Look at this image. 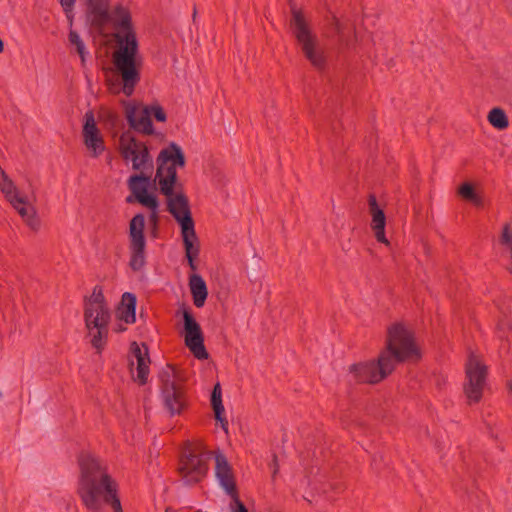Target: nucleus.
Listing matches in <instances>:
<instances>
[{"label":"nucleus","instance_id":"nucleus-1","mask_svg":"<svg viewBox=\"0 0 512 512\" xmlns=\"http://www.w3.org/2000/svg\"><path fill=\"white\" fill-rule=\"evenodd\" d=\"M185 164L181 148L175 143L163 148L157 157V171L155 182L160 191L167 198L168 211L172 214L181 228V235L185 247L186 257L191 269L195 270L194 258L198 255V247L195 246L196 233L191 216L187 197L177 191V169Z\"/></svg>","mask_w":512,"mask_h":512},{"label":"nucleus","instance_id":"nucleus-2","mask_svg":"<svg viewBox=\"0 0 512 512\" xmlns=\"http://www.w3.org/2000/svg\"><path fill=\"white\" fill-rule=\"evenodd\" d=\"M77 462V491L86 508L98 512L109 504L114 512H123L117 496L118 484L109 472L107 460L92 450H81Z\"/></svg>","mask_w":512,"mask_h":512},{"label":"nucleus","instance_id":"nucleus-3","mask_svg":"<svg viewBox=\"0 0 512 512\" xmlns=\"http://www.w3.org/2000/svg\"><path fill=\"white\" fill-rule=\"evenodd\" d=\"M110 23L117 29V48L113 54V64L119 82L111 84V92L123 93L129 97L134 93L136 85L140 81V69L142 57L138 51V43L134 32L131 30V15L129 10L117 5L110 13Z\"/></svg>","mask_w":512,"mask_h":512},{"label":"nucleus","instance_id":"nucleus-4","mask_svg":"<svg viewBox=\"0 0 512 512\" xmlns=\"http://www.w3.org/2000/svg\"><path fill=\"white\" fill-rule=\"evenodd\" d=\"M420 356L413 333L402 323H395L388 330L386 349L378 360L351 366L349 376L356 382L376 383L390 374L396 363L417 360Z\"/></svg>","mask_w":512,"mask_h":512},{"label":"nucleus","instance_id":"nucleus-5","mask_svg":"<svg viewBox=\"0 0 512 512\" xmlns=\"http://www.w3.org/2000/svg\"><path fill=\"white\" fill-rule=\"evenodd\" d=\"M110 317L102 289L95 287L85 302L84 321L91 344L97 350L106 342Z\"/></svg>","mask_w":512,"mask_h":512},{"label":"nucleus","instance_id":"nucleus-6","mask_svg":"<svg viewBox=\"0 0 512 512\" xmlns=\"http://www.w3.org/2000/svg\"><path fill=\"white\" fill-rule=\"evenodd\" d=\"M291 27L306 58L313 66L322 68L326 61L325 51L303 15L296 9L292 10Z\"/></svg>","mask_w":512,"mask_h":512},{"label":"nucleus","instance_id":"nucleus-7","mask_svg":"<svg viewBox=\"0 0 512 512\" xmlns=\"http://www.w3.org/2000/svg\"><path fill=\"white\" fill-rule=\"evenodd\" d=\"M127 186L131 192L126 198L128 203L134 201L149 211L148 220L154 226L159 221V200L152 188L151 177L143 173L131 175L127 180Z\"/></svg>","mask_w":512,"mask_h":512},{"label":"nucleus","instance_id":"nucleus-8","mask_svg":"<svg viewBox=\"0 0 512 512\" xmlns=\"http://www.w3.org/2000/svg\"><path fill=\"white\" fill-rule=\"evenodd\" d=\"M119 152L126 165L140 173L153 168V158L148 147L131 132H124L119 138Z\"/></svg>","mask_w":512,"mask_h":512},{"label":"nucleus","instance_id":"nucleus-9","mask_svg":"<svg viewBox=\"0 0 512 512\" xmlns=\"http://www.w3.org/2000/svg\"><path fill=\"white\" fill-rule=\"evenodd\" d=\"M0 190L19 213L25 223L33 230L40 227V220L35 207L28 201L27 197L22 196L13 181L8 177L4 170L0 167Z\"/></svg>","mask_w":512,"mask_h":512},{"label":"nucleus","instance_id":"nucleus-10","mask_svg":"<svg viewBox=\"0 0 512 512\" xmlns=\"http://www.w3.org/2000/svg\"><path fill=\"white\" fill-rule=\"evenodd\" d=\"M332 25L340 50H356L358 47L359 50L357 53L371 57L369 47L370 44L375 45V40L370 33L364 36H360L354 32V28L351 24L336 18H334Z\"/></svg>","mask_w":512,"mask_h":512},{"label":"nucleus","instance_id":"nucleus-11","mask_svg":"<svg viewBox=\"0 0 512 512\" xmlns=\"http://www.w3.org/2000/svg\"><path fill=\"white\" fill-rule=\"evenodd\" d=\"M145 223V216L142 213L136 214L129 223L130 267L135 271L142 269L146 262Z\"/></svg>","mask_w":512,"mask_h":512},{"label":"nucleus","instance_id":"nucleus-12","mask_svg":"<svg viewBox=\"0 0 512 512\" xmlns=\"http://www.w3.org/2000/svg\"><path fill=\"white\" fill-rule=\"evenodd\" d=\"M466 378L465 394L470 402H478L482 397L486 382V366L474 353L469 355L466 363Z\"/></svg>","mask_w":512,"mask_h":512},{"label":"nucleus","instance_id":"nucleus-13","mask_svg":"<svg viewBox=\"0 0 512 512\" xmlns=\"http://www.w3.org/2000/svg\"><path fill=\"white\" fill-rule=\"evenodd\" d=\"M197 450H184L179 462V471L183 481L192 485L203 479L207 472L206 455Z\"/></svg>","mask_w":512,"mask_h":512},{"label":"nucleus","instance_id":"nucleus-14","mask_svg":"<svg viewBox=\"0 0 512 512\" xmlns=\"http://www.w3.org/2000/svg\"><path fill=\"white\" fill-rule=\"evenodd\" d=\"M82 140L88 155L92 158H98L106 151L104 135L98 127L94 114L88 111L84 115L82 127Z\"/></svg>","mask_w":512,"mask_h":512},{"label":"nucleus","instance_id":"nucleus-15","mask_svg":"<svg viewBox=\"0 0 512 512\" xmlns=\"http://www.w3.org/2000/svg\"><path fill=\"white\" fill-rule=\"evenodd\" d=\"M163 382L162 396L166 408L172 415L179 414L184 408V396L180 386L177 383L176 371L172 367H167L161 374Z\"/></svg>","mask_w":512,"mask_h":512},{"label":"nucleus","instance_id":"nucleus-16","mask_svg":"<svg viewBox=\"0 0 512 512\" xmlns=\"http://www.w3.org/2000/svg\"><path fill=\"white\" fill-rule=\"evenodd\" d=\"M183 322L185 345L198 360L207 359L208 353L204 346L200 325L186 309L183 310Z\"/></svg>","mask_w":512,"mask_h":512},{"label":"nucleus","instance_id":"nucleus-17","mask_svg":"<svg viewBox=\"0 0 512 512\" xmlns=\"http://www.w3.org/2000/svg\"><path fill=\"white\" fill-rule=\"evenodd\" d=\"M214 473L219 486L227 496H235L237 491L236 475L231 461L221 450L212 453Z\"/></svg>","mask_w":512,"mask_h":512},{"label":"nucleus","instance_id":"nucleus-18","mask_svg":"<svg viewBox=\"0 0 512 512\" xmlns=\"http://www.w3.org/2000/svg\"><path fill=\"white\" fill-rule=\"evenodd\" d=\"M129 362L134 381L141 385L145 384L150 372V357L147 346L133 342L130 346Z\"/></svg>","mask_w":512,"mask_h":512},{"label":"nucleus","instance_id":"nucleus-19","mask_svg":"<svg viewBox=\"0 0 512 512\" xmlns=\"http://www.w3.org/2000/svg\"><path fill=\"white\" fill-rule=\"evenodd\" d=\"M125 115L129 125L136 131L144 134L154 132L151 118L145 107L140 109L134 102L125 103Z\"/></svg>","mask_w":512,"mask_h":512},{"label":"nucleus","instance_id":"nucleus-20","mask_svg":"<svg viewBox=\"0 0 512 512\" xmlns=\"http://www.w3.org/2000/svg\"><path fill=\"white\" fill-rule=\"evenodd\" d=\"M312 491L324 495L327 500H334L335 496L344 490V484L339 479H331L326 475L319 474L308 480Z\"/></svg>","mask_w":512,"mask_h":512},{"label":"nucleus","instance_id":"nucleus-21","mask_svg":"<svg viewBox=\"0 0 512 512\" xmlns=\"http://www.w3.org/2000/svg\"><path fill=\"white\" fill-rule=\"evenodd\" d=\"M136 302V296L134 294L125 292L122 295L121 302L116 310V317L119 321V323H117L115 327L116 331H125V325L132 324L135 322Z\"/></svg>","mask_w":512,"mask_h":512},{"label":"nucleus","instance_id":"nucleus-22","mask_svg":"<svg viewBox=\"0 0 512 512\" xmlns=\"http://www.w3.org/2000/svg\"><path fill=\"white\" fill-rule=\"evenodd\" d=\"M369 212L372 218L371 228L374 231L377 241L389 245V241L385 236L386 217L374 196L369 197Z\"/></svg>","mask_w":512,"mask_h":512},{"label":"nucleus","instance_id":"nucleus-23","mask_svg":"<svg viewBox=\"0 0 512 512\" xmlns=\"http://www.w3.org/2000/svg\"><path fill=\"white\" fill-rule=\"evenodd\" d=\"M109 0H88V19L92 25L102 28L110 23Z\"/></svg>","mask_w":512,"mask_h":512},{"label":"nucleus","instance_id":"nucleus-24","mask_svg":"<svg viewBox=\"0 0 512 512\" xmlns=\"http://www.w3.org/2000/svg\"><path fill=\"white\" fill-rule=\"evenodd\" d=\"M211 406L213 408L215 419L220 424L223 432L226 434L228 429V421L224 417V406L222 403V389L219 383H217L211 394Z\"/></svg>","mask_w":512,"mask_h":512},{"label":"nucleus","instance_id":"nucleus-25","mask_svg":"<svg viewBox=\"0 0 512 512\" xmlns=\"http://www.w3.org/2000/svg\"><path fill=\"white\" fill-rule=\"evenodd\" d=\"M68 45L72 52L79 55L81 64L85 67L87 62L90 60L91 55L81 36L73 29H70L68 34Z\"/></svg>","mask_w":512,"mask_h":512},{"label":"nucleus","instance_id":"nucleus-26","mask_svg":"<svg viewBox=\"0 0 512 512\" xmlns=\"http://www.w3.org/2000/svg\"><path fill=\"white\" fill-rule=\"evenodd\" d=\"M189 286L194 305L198 308L202 307L207 298V287L204 280L199 275H192L190 277Z\"/></svg>","mask_w":512,"mask_h":512},{"label":"nucleus","instance_id":"nucleus-27","mask_svg":"<svg viewBox=\"0 0 512 512\" xmlns=\"http://www.w3.org/2000/svg\"><path fill=\"white\" fill-rule=\"evenodd\" d=\"M458 194L466 201L472 203L476 207L483 206V199L481 195L476 191L475 187L465 182L458 188Z\"/></svg>","mask_w":512,"mask_h":512},{"label":"nucleus","instance_id":"nucleus-28","mask_svg":"<svg viewBox=\"0 0 512 512\" xmlns=\"http://www.w3.org/2000/svg\"><path fill=\"white\" fill-rule=\"evenodd\" d=\"M488 122L498 130H504L509 126V120L505 111L499 107L492 108L487 115Z\"/></svg>","mask_w":512,"mask_h":512},{"label":"nucleus","instance_id":"nucleus-29","mask_svg":"<svg viewBox=\"0 0 512 512\" xmlns=\"http://www.w3.org/2000/svg\"><path fill=\"white\" fill-rule=\"evenodd\" d=\"M500 309V316L497 323V333L499 337L510 339V334L512 335V328L510 325V321L508 319L507 311L503 308Z\"/></svg>","mask_w":512,"mask_h":512},{"label":"nucleus","instance_id":"nucleus-30","mask_svg":"<svg viewBox=\"0 0 512 512\" xmlns=\"http://www.w3.org/2000/svg\"><path fill=\"white\" fill-rule=\"evenodd\" d=\"M500 244L510 259V269L512 272V231L508 225H505L502 230Z\"/></svg>","mask_w":512,"mask_h":512},{"label":"nucleus","instance_id":"nucleus-31","mask_svg":"<svg viewBox=\"0 0 512 512\" xmlns=\"http://www.w3.org/2000/svg\"><path fill=\"white\" fill-rule=\"evenodd\" d=\"M145 109L147 110V113L149 114L150 118L153 117L159 122H164L166 120V114L160 105H158V104L148 105V106H145Z\"/></svg>","mask_w":512,"mask_h":512},{"label":"nucleus","instance_id":"nucleus-32","mask_svg":"<svg viewBox=\"0 0 512 512\" xmlns=\"http://www.w3.org/2000/svg\"><path fill=\"white\" fill-rule=\"evenodd\" d=\"M231 498V503L229 505L231 512H248L247 508L240 501L238 492L235 493V496H229Z\"/></svg>","mask_w":512,"mask_h":512},{"label":"nucleus","instance_id":"nucleus-33","mask_svg":"<svg viewBox=\"0 0 512 512\" xmlns=\"http://www.w3.org/2000/svg\"><path fill=\"white\" fill-rule=\"evenodd\" d=\"M75 1L76 0H59V3L61 4V6L64 9V11L67 14H69L73 10Z\"/></svg>","mask_w":512,"mask_h":512},{"label":"nucleus","instance_id":"nucleus-34","mask_svg":"<svg viewBox=\"0 0 512 512\" xmlns=\"http://www.w3.org/2000/svg\"><path fill=\"white\" fill-rule=\"evenodd\" d=\"M271 467L273 469V475H275L279 470L278 458L276 455H273Z\"/></svg>","mask_w":512,"mask_h":512},{"label":"nucleus","instance_id":"nucleus-35","mask_svg":"<svg viewBox=\"0 0 512 512\" xmlns=\"http://www.w3.org/2000/svg\"><path fill=\"white\" fill-rule=\"evenodd\" d=\"M507 388L509 395L512 397V381L508 382Z\"/></svg>","mask_w":512,"mask_h":512},{"label":"nucleus","instance_id":"nucleus-36","mask_svg":"<svg viewBox=\"0 0 512 512\" xmlns=\"http://www.w3.org/2000/svg\"><path fill=\"white\" fill-rule=\"evenodd\" d=\"M3 47H4L3 41L0 39V53L3 51Z\"/></svg>","mask_w":512,"mask_h":512},{"label":"nucleus","instance_id":"nucleus-37","mask_svg":"<svg viewBox=\"0 0 512 512\" xmlns=\"http://www.w3.org/2000/svg\"><path fill=\"white\" fill-rule=\"evenodd\" d=\"M166 512H169V510H166Z\"/></svg>","mask_w":512,"mask_h":512}]
</instances>
